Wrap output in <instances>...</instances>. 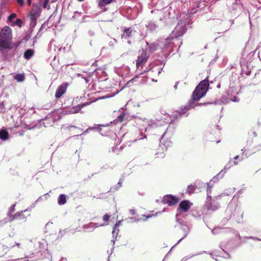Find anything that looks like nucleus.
I'll return each instance as SVG.
<instances>
[{"mask_svg": "<svg viewBox=\"0 0 261 261\" xmlns=\"http://www.w3.org/2000/svg\"><path fill=\"white\" fill-rule=\"evenodd\" d=\"M147 47L145 49H147V52L149 55L152 54L158 49L160 48L163 53V56L166 57L169 55V54L174 51L172 47V42L170 38H167L161 41L159 43L153 42L151 44L146 43Z\"/></svg>", "mask_w": 261, "mask_h": 261, "instance_id": "nucleus-1", "label": "nucleus"}, {"mask_svg": "<svg viewBox=\"0 0 261 261\" xmlns=\"http://www.w3.org/2000/svg\"><path fill=\"white\" fill-rule=\"evenodd\" d=\"M12 29L8 26H5L0 32V51L12 48Z\"/></svg>", "mask_w": 261, "mask_h": 261, "instance_id": "nucleus-2", "label": "nucleus"}, {"mask_svg": "<svg viewBox=\"0 0 261 261\" xmlns=\"http://www.w3.org/2000/svg\"><path fill=\"white\" fill-rule=\"evenodd\" d=\"M186 31V25L185 23L182 21L178 22L176 27H175L174 31H173L172 35L174 37H169L171 39V42H172V47L173 48L175 44H179L180 45L182 43L180 41V39L178 38V37H180L184 35V34ZM180 46H179V47Z\"/></svg>", "mask_w": 261, "mask_h": 261, "instance_id": "nucleus-3", "label": "nucleus"}, {"mask_svg": "<svg viewBox=\"0 0 261 261\" xmlns=\"http://www.w3.org/2000/svg\"><path fill=\"white\" fill-rule=\"evenodd\" d=\"M209 86L207 77L200 82L193 93V99L199 100L203 97L207 93Z\"/></svg>", "mask_w": 261, "mask_h": 261, "instance_id": "nucleus-4", "label": "nucleus"}, {"mask_svg": "<svg viewBox=\"0 0 261 261\" xmlns=\"http://www.w3.org/2000/svg\"><path fill=\"white\" fill-rule=\"evenodd\" d=\"M35 252L31 254H26L25 258L31 259V261L37 259L38 257L37 256V254L40 253L42 255L47 250V244L46 241L45 240H42L38 242L35 244Z\"/></svg>", "mask_w": 261, "mask_h": 261, "instance_id": "nucleus-5", "label": "nucleus"}, {"mask_svg": "<svg viewBox=\"0 0 261 261\" xmlns=\"http://www.w3.org/2000/svg\"><path fill=\"white\" fill-rule=\"evenodd\" d=\"M238 164V162L236 161L235 160L234 161H232V159L230 160L229 161V163L227 164L224 169L222 170L217 175V176L214 177L212 179V180L214 182H216L218 180V178H222L224 176V174L226 172L227 170H228L231 166L233 165H237Z\"/></svg>", "mask_w": 261, "mask_h": 261, "instance_id": "nucleus-6", "label": "nucleus"}, {"mask_svg": "<svg viewBox=\"0 0 261 261\" xmlns=\"http://www.w3.org/2000/svg\"><path fill=\"white\" fill-rule=\"evenodd\" d=\"M149 57V55L147 52V49H143L142 53L138 56L137 60L136 66L137 69H139L140 67H142V66L146 62Z\"/></svg>", "mask_w": 261, "mask_h": 261, "instance_id": "nucleus-7", "label": "nucleus"}, {"mask_svg": "<svg viewBox=\"0 0 261 261\" xmlns=\"http://www.w3.org/2000/svg\"><path fill=\"white\" fill-rule=\"evenodd\" d=\"M207 103H196L194 101L191 100L187 105L185 106L183 109H180L179 112V114L181 116H187V112L189 111L191 108H194L197 105H207Z\"/></svg>", "mask_w": 261, "mask_h": 261, "instance_id": "nucleus-8", "label": "nucleus"}, {"mask_svg": "<svg viewBox=\"0 0 261 261\" xmlns=\"http://www.w3.org/2000/svg\"><path fill=\"white\" fill-rule=\"evenodd\" d=\"M178 198L171 195H167L165 196L162 201L163 204H166L168 206L175 205L178 202Z\"/></svg>", "mask_w": 261, "mask_h": 261, "instance_id": "nucleus-9", "label": "nucleus"}, {"mask_svg": "<svg viewBox=\"0 0 261 261\" xmlns=\"http://www.w3.org/2000/svg\"><path fill=\"white\" fill-rule=\"evenodd\" d=\"M41 5L40 4H33L32 9L30 12V19L33 22H35V20L39 16L41 10Z\"/></svg>", "mask_w": 261, "mask_h": 261, "instance_id": "nucleus-10", "label": "nucleus"}, {"mask_svg": "<svg viewBox=\"0 0 261 261\" xmlns=\"http://www.w3.org/2000/svg\"><path fill=\"white\" fill-rule=\"evenodd\" d=\"M192 205V203L188 200H183L179 204V206L177 208L178 213L181 212H187L191 208Z\"/></svg>", "mask_w": 261, "mask_h": 261, "instance_id": "nucleus-11", "label": "nucleus"}, {"mask_svg": "<svg viewBox=\"0 0 261 261\" xmlns=\"http://www.w3.org/2000/svg\"><path fill=\"white\" fill-rule=\"evenodd\" d=\"M146 123H147V125L149 127L154 128L155 127L159 126H162L164 124L166 123L165 121H161L159 120H147Z\"/></svg>", "mask_w": 261, "mask_h": 261, "instance_id": "nucleus-12", "label": "nucleus"}, {"mask_svg": "<svg viewBox=\"0 0 261 261\" xmlns=\"http://www.w3.org/2000/svg\"><path fill=\"white\" fill-rule=\"evenodd\" d=\"M104 226L103 224H98L93 222H90L83 226V228L88 230L89 231H92L95 228Z\"/></svg>", "mask_w": 261, "mask_h": 261, "instance_id": "nucleus-13", "label": "nucleus"}, {"mask_svg": "<svg viewBox=\"0 0 261 261\" xmlns=\"http://www.w3.org/2000/svg\"><path fill=\"white\" fill-rule=\"evenodd\" d=\"M89 103H84L82 104H79L75 107L71 108L68 110V113L70 114H74L79 112L84 106H87Z\"/></svg>", "mask_w": 261, "mask_h": 261, "instance_id": "nucleus-14", "label": "nucleus"}, {"mask_svg": "<svg viewBox=\"0 0 261 261\" xmlns=\"http://www.w3.org/2000/svg\"><path fill=\"white\" fill-rule=\"evenodd\" d=\"M66 90V87L65 86L60 85L56 91L55 97L57 98H60L65 93Z\"/></svg>", "mask_w": 261, "mask_h": 261, "instance_id": "nucleus-15", "label": "nucleus"}, {"mask_svg": "<svg viewBox=\"0 0 261 261\" xmlns=\"http://www.w3.org/2000/svg\"><path fill=\"white\" fill-rule=\"evenodd\" d=\"M133 132H134V137L135 140L134 141H137V140H140L142 139H143L144 138H146V136H144V137H142L143 134L142 132L140 131L139 129H138L137 127H134L133 128Z\"/></svg>", "mask_w": 261, "mask_h": 261, "instance_id": "nucleus-16", "label": "nucleus"}, {"mask_svg": "<svg viewBox=\"0 0 261 261\" xmlns=\"http://www.w3.org/2000/svg\"><path fill=\"white\" fill-rule=\"evenodd\" d=\"M28 211L27 210H25L24 211H21L20 212H17L15 213L12 219V220L14 219H19V220H25V219L27 216H25L24 214V213L27 212Z\"/></svg>", "mask_w": 261, "mask_h": 261, "instance_id": "nucleus-17", "label": "nucleus"}, {"mask_svg": "<svg viewBox=\"0 0 261 261\" xmlns=\"http://www.w3.org/2000/svg\"><path fill=\"white\" fill-rule=\"evenodd\" d=\"M34 54V51L32 49H29L25 50L23 57L25 59L29 60L32 58Z\"/></svg>", "mask_w": 261, "mask_h": 261, "instance_id": "nucleus-18", "label": "nucleus"}, {"mask_svg": "<svg viewBox=\"0 0 261 261\" xmlns=\"http://www.w3.org/2000/svg\"><path fill=\"white\" fill-rule=\"evenodd\" d=\"M181 229L182 230V231H184V237L181 238L177 242V243H179L183 239L185 238L188 235L189 232V228L186 226V225H182L181 226Z\"/></svg>", "mask_w": 261, "mask_h": 261, "instance_id": "nucleus-19", "label": "nucleus"}, {"mask_svg": "<svg viewBox=\"0 0 261 261\" xmlns=\"http://www.w3.org/2000/svg\"><path fill=\"white\" fill-rule=\"evenodd\" d=\"M66 202V197L65 195L61 194L59 195L58 199V203L59 205H63Z\"/></svg>", "mask_w": 261, "mask_h": 261, "instance_id": "nucleus-20", "label": "nucleus"}, {"mask_svg": "<svg viewBox=\"0 0 261 261\" xmlns=\"http://www.w3.org/2000/svg\"><path fill=\"white\" fill-rule=\"evenodd\" d=\"M8 133L6 130H0V138L2 140H5L8 138Z\"/></svg>", "mask_w": 261, "mask_h": 261, "instance_id": "nucleus-21", "label": "nucleus"}, {"mask_svg": "<svg viewBox=\"0 0 261 261\" xmlns=\"http://www.w3.org/2000/svg\"><path fill=\"white\" fill-rule=\"evenodd\" d=\"M132 33V30L130 28H127L124 30L123 34L122 35V37L128 38L130 36Z\"/></svg>", "mask_w": 261, "mask_h": 261, "instance_id": "nucleus-22", "label": "nucleus"}, {"mask_svg": "<svg viewBox=\"0 0 261 261\" xmlns=\"http://www.w3.org/2000/svg\"><path fill=\"white\" fill-rule=\"evenodd\" d=\"M124 68L125 69L127 70L128 69V68L127 66L124 67ZM116 72H117L118 74L122 76H123L124 75V66L121 67L120 68L117 69Z\"/></svg>", "mask_w": 261, "mask_h": 261, "instance_id": "nucleus-23", "label": "nucleus"}, {"mask_svg": "<svg viewBox=\"0 0 261 261\" xmlns=\"http://www.w3.org/2000/svg\"><path fill=\"white\" fill-rule=\"evenodd\" d=\"M113 0H100L99 2V6L100 7L105 6L110 4Z\"/></svg>", "mask_w": 261, "mask_h": 261, "instance_id": "nucleus-24", "label": "nucleus"}, {"mask_svg": "<svg viewBox=\"0 0 261 261\" xmlns=\"http://www.w3.org/2000/svg\"><path fill=\"white\" fill-rule=\"evenodd\" d=\"M206 185L207 186V200L208 201V198H209L210 200H211L212 198L211 196H209V194H210L211 193L212 188L213 187V185L210 186V183H207Z\"/></svg>", "mask_w": 261, "mask_h": 261, "instance_id": "nucleus-25", "label": "nucleus"}, {"mask_svg": "<svg viewBox=\"0 0 261 261\" xmlns=\"http://www.w3.org/2000/svg\"><path fill=\"white\" fill-rule=\"evenodd\" d=\"M146 27L148 29H149L151 31H153L156 28V24L154 22L150 21L147 23V24L146 25Z\"/></svg>", "mask_w": 261, "mask_h": 261, "instance_id": "nucleus-26", "label": "nucleus"}, {"mask_svg": "<svg viewBox=\"0 0 261 261\" xmlns=\"http://www.w3.org/2000/svg\"><path fill=\"white\" fill-rule=\"evenodd\" d=\"M22 21L20 19L17 18L16 20L12 22L11 26H18L21 27Z\"/></svg>", "mask_w": 261, "mask_h": 261, "instance_id": "nucleus-27", "label": "nucleus"}, {"mask_svg": "<svg viewBox=\"0 0 261 261\" xmlns=\"http://www.w3.org/2000/svg\"><path fill=\"white\" fill-rule=\"evenodd\" d=\"M14 78L18 82H21L24 81V76L22 74H17L14 76Z\"/></svg>", "mask_w": 261, "mask_h": 261, "instance_id": "nucleus-28", "label": "nucleus"}, {"mask_svg": "<svg viewBox=\"0 0 261 261\" xmlns=\"http://www.w3.org/2000/svg\"><path fill=\"white\" fill-rule=\"evenodd\" d=\"M195 188V187L192 185L189 186L188 187V192L189 193H193L194 189Z\"/></svg>", "mask_w": 261, "mask_h": 261, "instance_id": "nucleus-29", "label": "nucleus"}, {"mask_svg": "<svg viewBox=\"0 0 261 261\" xmlns=\"http://www.w3.org/2000/svg\"><path fill=\"white\" fill-rule=\"evenodd\" d=\"M218 206L217 205L213 206L211 203V204H208L207 205V208L208 210H210L215 211V210H217L218 208Z\"/></svg>", "mask_w": 261, "mask_h": 261, "instance_id": "nucleus-30", "label": "nucleus"}, {"mask_svg": "<svg viewBox=\"0 0 261 261\" xmlns=\"http://www.w3.org/2000/svg\"><path fill=\"white\" fill-rule=\"evenodd\" d=\"M16 14H15V13L11 14L8 17V21L12 22L13 21V19H14L15 18H16Z\"/></svg>", "mask_w": 261, "mask_h": 261, "instance_id": "nucleus-31", "label": "nucleus"}, {"mask_svg": "<svg viewBox=\"0 0 261 261\" xmlns=\"http://www.w3.org/2000/svg\"><path fill=\"white\" fill-rule=\"evenodd\" d=\"M201 253H198V254H192L191 255H189V256H187L186 257H184L182 259H181V261H186L187 260V259H190L191 258H192V257L195 256V255H198V254H200Z\"/></svg>", "mask_w": 261, "mask_h": 261, "instance_id": "nucleus-32", "label": "nucleus"}, {"mask_svg": "<svg viewBox=\"0 0 261 261\" xmlns=\"http://www.w3.org/2000/svg\"><path fill=\"white\" fill-rule=\"evenodd\" d=\"M95 72L96 75L100 73L103 74V75L106 74V72L101 69H97L95 70Z\"/></svg>", "mask_w": 261, "mask_h": 261, "instance_id": "nucleus-33", "label": "nucleus"}, {"mask_svg": "<svg viewBox=\"0 0 261 261\" xmlns=\"http://www.w3.org/2000/svg\"><path fill=\"white\" fill-rule=\"evenodd\" d=\"M110 217V215H109L108 214H106L103 217V220L105 222H108L109 220V218Z\"/></svg>", "mask_w": 261, "mask_h": 261, "instance_id": "nucleus-34", "label": "nucleus"}, {"mask_svg": "<svg viewBox=\"0 0 261 261\" xmlns=\"http://www.w3.org/2000/svg\"><path fill=\"white\" fill-rule=\"evenodd\" d=\"M42 199H43V197H42V196H40V197H39L38 198V199L35 201V203H33V204L32 205L31 207H34L35 206V204H36V203H37V202L39 201H40V200H42Z\"/></svg>", "mask_w": 261, "mask_h": 261, "instance_id": "nucleus-35", "label": "nucleus"}, {"mask_svg": "<svg viewBox=\"0 0 261 261\" xmlns=\"http://www.w3.org/2000/svg\"><path fill=\"white\" fill-rule=\"evenodd\" d=\"M118 231H119V230H117V231H116V229H114V228H113V230L112 231V234H113V237H114L115 236H116V237L117 236V235L118 234Z\"/></svg>", "mask_w": 261, "mask_h": 261, "instance_id": "nucleus-36", "label": "nucleus"}, {"mask_svg": "<svg viewBox=\"0 0 261 261\" xmlns=\"http://www.w3.org/2000/svg\"><path fill=\"white\" fill-rule=\"evenodd\" d=\"M221 230V229L218 228H215L212 230V232L213 234H216L218 232H219Z\"/></svg>", "mask_w": 261, "mask_h": 261, "instance_id": "nucleus-37", "label": "nucleus"}, {"mask_svg": "<svg viewBox=\"0 0 261 261\" xmlns=\"http://www.w3.org/2000/svg\"><path fill=\"white\" fill-rule=\"evenodd\" d=\"M226 195L228 196V194L227 193H222V194H220V195H218V196H216V199H218V198H220V197H222L224 196H226Z\"/></svg>", "mask_w": 261, "mask_h": 261, "instance_id": "nucleus-38", "label": "nucleus"}, {"mask_svg": "<svg viewBox=\"0 0 261 261\" xmlns=\"http://www.w3.org/2000/svg\"><path fill=\"white\" fill-rule=\"evenodd\" d=\"M121 221H118L116 222V223L115 224V225H114V229H116V228L118 226H119L121 224Z\"/></svg>", "mask_w": 261, "mask_h": 261, "instance_id": "nucleus-39", "label": "nucleus"}, {"mask_svg": "<svg viewBox=\"0 0 261 261\" xmlns=\"http://www.w3.org/2000/svg\"><path fill=\"white\" fill-rule=\"evenodd\" d=\"M21 43V41H18L16 43H14L13 44H12V46H14L15 47H17L20 45Z\"/></svg>", "mask_w": 261, "mask_h": 261, "instance_id": "nucleus-40", "label": "nucleus"}, {"mask_svg": "<svg viewBox=\"0 0 261 261\" xmlns=\"http://www.w3.org/2000/svg\"><path fill=\"white\" fill-rule=\"evenodd\" d=\"M171 128V126H170L169 127L167 128V130L165 133H164L163 134V135H162V140H163V138L164 137L165 135L166 134L168 133V131L170 130V129Z\"/></svg>", "mask_w": 261, "mask_h": 261, "instance_id": "nucleus-41", "label": "nucleus"}, {"mask_svg": "<svg viewBox=\"0 0 261 261\" xmlns=\"http://www.w3.org/2000/svg\"><path fill=\"white\" fill-rule=\"evenodd\" d=\"M48 0H45L43 3V8H46L48 5Z\"/></svg>", "mask_w": 261, "mask_h": 261, "instance_id": "nucleus-42", "label": "nucleus"}, {"mask_svg": "<svg viewBox=\"0 0 261 261\" xmlns=\"http://www.w3.org/2000/svg\"><path fill=\"white\" fill-rule=\"evenodd\" d=\"M15 204L12 205V206L11 207L10 211L11 213H13L15 211Z\"/></svg>", "mask_w": 261, "mask_h": 261, "instance_id": "nucleus-43", "label": "nucleus"}, {"mask_svg": "<svg viewBox=\"0 0 261 261\" xmlns=\"http://www.w3.org/2000/svg\"><path fill=\"white\" fill-rule=\"evenodd\" d=\"M18 3L22 6L23 4H24V2H23V0H17Z\"/></svg>", "mask_w": 261, "mask_h": 261, "instance_id": "nucleus-44", "label": "nucleus"}, {"mask_svg": "<svg viewBox=\"0 0 261 261\" xmlns=\"http://www.w3.org/2000/svg\"><path fill=\"white\" fill-rule=\"evenodd\" d=\"M129 213L132 215H134L136 214V212L135 210H130Z\"/></svg>", "mask_w": 261, "mask_h": 261, "instance_id": "nucleus-45", "label": "nucleus"}, {"mask_svg": "<svg viewBox=\"0 0 261 261\" xmlns=\"http://www.w3.org/2000/svg\"><path fill=\"white\" fill-rule=\"evenodd\" d=\"M231 100L234 102H237L239 101V99L236 97H233L232 99H231Z\"/></svg>", "mask_w": 261, "mask_h": 261, "instance_id": "nucleus-46", "label": "nucleus"}, {"mask_svg": "<svg viewBox=\"0 0 261 261\" xmlns=\"http://www.w3.org/2000/svg\"><path fill=\"white\" fill-rule=\"evenodd\" d=\"M93 129V127H89L85 132L84 133V134H86L88 133L89 130Z\"/></svg>", "mask_w": 261, "mask_h": 261, "instance_id": "nucleus-47", "label": "nucleus"}, {"mask_svg": "<svg viewBox=\"0 0 261 261\" xmlns=\"http://www.w3.org/2000/svg\"><path fill=\"white\" fill-rule=\"evenodd\" d=\"M123 116L122 115H120L118 117V119L120 121H122L123 120Z\"/></svg>", "mask_w": 261, "mask_h": 261, "instance_id": "nucleus-48", "label": "nucleus"}, {"mask_svg": "<svg viewBox=\"0 0 261 261\" xmlns=\"http://www.w3.org/2000/svg\"><path fill=\"white\" fill-rule=\"evenodd\" d=\"M36 20H35V22H33L32 20L31 21L30 25L32 27H34L36 25Z\"/></svg>", "mask_w": 261, "mask_h": 261, "instance_id": "nucleus-49", "label": "nucleus"}, {"mask_svg": "<svg viewBox=\"0 0 261 261\" xmlns=\"http://www.w3.org/2000/svg\"><path fill=\"white\" fill-rule=\"evenodd\" d=\"M82 78H83V79L85 80V82H86L87 83H88L89 82V81H90V80H89V79L88 78H87V77H82Z\"/></svg>", "mask_w": 261, "mask_h": 261, "instance_id": "nucleus-50", "label": "nucleus"}, {"mask_svg": "<svg viewBox=\"0 0 261 261\" xmlns=\"http://www.w3.org/2000/svg\"><path fill=\"white\" fill-rule=\"evenodd\" d=\"M15 245L16 246L19 248H21V244L18 243H15Z\"/></svg>", "mask_w": 261, "mask_h": 261, "instance_id": "nucleus-51", "label": "nucleus"}, {"mask_svg": "<svg viewBox=\"0 0 261 261\" xmlns=\"http://www.w3.org/2000/svg\"><path fill=\"white\" fill-rule=\"evenodd\" d=\"M44 196L45 197V199H46L49 197V195L47 193V194H44Z\"/></svg>", "mask_w": 261, "mask_h": 261, "instance_id": "nucleus-52", "label": "nucleus"}, {"mask_svg": "<svg viewBox=\"0 0 261 261\" xmlns=\"http://www.w3.org/2000/svg\"><path fill=\"white\" fill-rule=\"evenodd\" d=\"M8 248H9V247H7V246H3V249H4V250H5V249L7 250Z\"/></svg>", "mask_w": 261, "mask_h": 261, "instance_id": "nucleus-53", "label": "nucleus"}, {"mask_svg": "<svg viewBox=\"0 0 261 261\" xmlns=\"http://www.w3.org/2000/svg\"><path fill=\"white\" fill-rule=\"evenodd\" d=\"M239 159V155H237L234 157V160H236L237 159Z\"/></svg>", "mask_w": 261, "mask_h": 261, "instance_id": "nucleus-54", "label": "nucleus"}, {"mask_svg": "<svg viewBox=\"0 0 261 261\" xmlns=\"http://www.w3.org/2000/svg\"><path fill=\"white\" fill-rule=\"evenodd\" d=\"M27 1H28L29 5H30L31 4V2H32L31 0H27Z\"/></svg>", "mask_w": 261, "mask_h": 261, "instance_id": "nucleus-55", "label": "nucleus"}, {"mask_svg": "<svg viewBox=\"0 0 261 261\" xmlns=\"http://www.w3.org/2000/svg\"><path fill=\"white\" fill-rule=\"evenodd\" d=\"M118 185H119V187L121 186V182L120 181V180L118 182Z\"/></svg>", "mask_w": 261, "mask_h": 261, "instance_id": "nucleus-56", "label": "nucleus"}, {"mask_svg": "<svg viewBox=\"0 0 261 261\" xmlns=\"http://www.w3.org/2000/svg\"><path fill=\"white\" fill-rule=\"evenodd\" d=\"M177 85H178V83H176V84L174 85V88H175V89H177Z\"/></svg>", "mask_w": 261, "mask_h": 261, "instance_id": "nucleus-57", "label": "nucleus"}, {"mask_svg": "<svg viewBox=\"0 0 261 261\" xmlns=\"http://www.w3.org/2000/svg\"><path fill=\"white\" fill-rule=\"evenodd\" d=\"M253 134L254 135V136H256V133L255 132H253Z\"/></svg>", "mask_w": 261, "mask_h": 261, "instance_id": "nucleus-58", "label": "nucleus"}, {"mask_svg": "<svg viewBox=\"0 0 261 261\" xmlns=\"http://www.w3.org/2000/svg\"><path fill=\"white\" fill-rule=\"evenodd\" d=\"M243 158L242 157V158H240V159H239V160H240V161H242V160H243Z\"/></svg>", "mask_w": 261, "mask_h": 261, "instance_id": "nucleus-59", "label": "nucleus"}, {"mask_svg": "<svg viewBox=\"0 0 261 261\" xmlns=\"http://www.w3.org/2000/svg\"><path fill=\"white\" fill-rule=\"evenodd\" d=\"M170 142H168L167 145H168V146H169V145H170Z\"/></svg>", "mask_w": 261, "mask_h": 261, "instance_id": "nucleus-60", "label": "nucleus"}, {"mask_svg": "<svg viewBox=\"0 0 261 261\" xmlns=\"http://www.w3.org/2000/svg\"><path fill=\"white\" fill-rule=\"evenodd\" d=\"M109 44H110V45H113V43L110 42L109 43Z\"/></svg>", "mask_w": 261, "mask_h": 261, "instance_id": "nucleus-61", "label": "nucleus"}, {"mask_svg": "<svg viewBox=\"0 0 261 261\" xmlns=\"http://www.w3.org/2000/svg\"><path fill=\"white\" fill-rule=\"evenodd\" d=\"M77 75L78 76H81V74L78 73V74H77Z\"/></svg>", "mask_w": 261, "mask_h": 261, "instance_id": "nucleus-62", "label": "nucleus"}, {"mask_svg": "<svg viewBox=\"0 0 261 261\" xmlns=\"http://www.w3.org/2000/svg\"><path fill=\"white\" fill-rule=\"evenodd\" d=\"M112 241L113 242V244H114L115 241L114 240H112Z\"/></svg>", "mask_w": 261, "mask_h": 261, "instance_id": "nucleus-63", "label": "nucleus"}, {"mask_svg": "<svg viewBox=\"0 0 261 261\" xmlns=\"http://www.w3.org/2000/svg\"><path fill=\"white\" fill-rule=\"evenodd\" d=\"M260 146V148H259L258 150H259L260 149H261V144L260 145V146Z\"/></svg>", "mask_w": 261, "mask_h": 261, "instance_id": "nucleus-64", "label": "nucleus"}]
</instances>
